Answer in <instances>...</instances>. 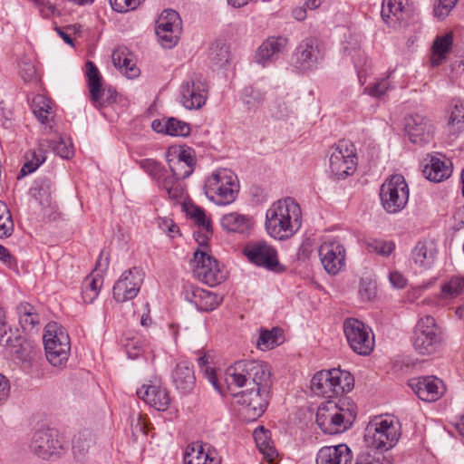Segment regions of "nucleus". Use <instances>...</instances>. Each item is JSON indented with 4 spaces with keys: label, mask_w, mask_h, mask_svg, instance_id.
Masks as SVG:
<instances>
[{
    "label": "nucleus",
    "mask_w": 464,
    "mask_h": 464,
    "mask_svg": "<svg viewBox=\"0 0 464 464\" xmlns=\"http://www.w3.org/2000/svg\"><path fill=\"white\" fill-rule=\"evenodd\" d=\"M302 225V212L292 198L273 203L266 213V229L275 239L285 240L296 233Z\"/></svg>",
    "instance_id": "1"
},
{
    "label": "nucleus",
    "mask_w": 464,
    "mask_h": 464,
    "mask_svg": "<svg viewBox=\"0 0 464 464\" xmlns=\"http://www.w3.org/2000/svg\"><path fill=\"white\" fill-rule=\"evenodd\" d=\"M271 368L263 361L242 360L229 366L226 371L228 390L244 386L270 387Z\"/></svg>",
    "instance_id": "2"
},
{
    "label": "nucleus",
    "mask_w": 464,
    "mask_h": 464,
    "mask_svg": "<svg viewBox=\"0 0 464 464\" xmlns=\"http://www.w3.org/2000/svg\"><path fill=\"white\" fill-rule=\"evenodd\" d=\"M401 437V424L392 418L375 417L364 430V443L372 451L392 449Z\"/></svg>",
    "instance_id": "3"
},
{
    "label": "nucleus",
    "mask_w": 464,
    "mask_h": 464,
    "mask_svg": "<svg viewBox=\"0 0 464 464\" xmlns=\"http://www.w3.org/2000/svg\"><path fill=\"white\" fill-rule=\"evenodd\" d=\"M354 386L353 376L339 368L317 372L311 380V389L318 396L334 398L349 392Z\"/></svg>",
    "instance_id": "4"
},
{
    "label": "nucleus",
    "mask_w": 464,
    "mask_h": 464,
    "mask_svg": "<svg viewBox=\"0 0 464 464\" xmlns=\"http://www.w3.org/2000/svg\"><path fill=\"white\" fill-rule=\"evenodd\" d=\"M204 190L207 198L217 205L234 202L239 191L235 174L227 169H218L206 179Z\"/></svg>",
    "instance_id": "5"
},
{
    "label": "nucleus",
    "mask_w": 464,
    "mask_h": 464,
    "mask_svg": "<svg viewBox=\"0 0 464 464\" xmlns=\"http://www.w3.org/2000/svg\"><path fill=\"white\" fill-rule=\"evenodd\" d=\"M355 419V413L332 401L323 402L316 411V423L321 430L329 435L347 430Z\"/></svg>",
    "instance_id": "6"
},
{
    "label": "nucleus",
    "mask_w": 464,
    "mask_h": 464,
    "mask_svg": "<svg viewBox=\"0 0 464 464\" xmlns=\"http://www.w3.org/2000/svg\"><path fill=\"white\" fill-rule=\"evenodd\" d=\"M43 341L49 362L55 367L63 366L68 361L71 350L70 338L64 328L55 322L47 324Z\"/></svg>",
    "instance_id": "7"
},
{
    "label": "nucleus",
    "mask_w": 464,
    "mask_h": 464,
    "mask_svg": "<svg viewBox=\"0 0 464 464\" xmlns=\"http://www.w3.org/2000/svg\"><path fill=\"white\" fill-rule=\"evenodd\" d=\"M411 343L414 350L420 355H431L439 351L441 334L432 316L420 318L414 328Z\"/></svg>",
    "instance_id": "8"
},
{
    "label": "nucleus",
    "mask_w": 464,
    "mask_h": 464,
    "mask_svg": "<svg viewBox=\"0 0 464 464\" xmlns=\"http://www.w3.org/2000/svg\"><path fill=\"white\" fill-rule=\"evenodd\" d=\"M380 200L389 214L401 212L409 200V188L402 175L395 174L387 179L380 188Z\"/></svg>",
    "instance_id": "9"
},
{
    "label": "nucleus",
    "mask_w": 464,
    "mask_h": 464,
    "mask_svg": "<svg viewBox=\"0 0 464 464\" xmlns=\"http://www.w3.org/2000/svg\"><path fill=\"white\" fill-rule=\"evenodd\" d=\"M357 157L353 143L340 140L331 148L330 169L337 179H344L356 170Z\"/></svg>",
    "instance_id": "10"
},
{
    "label": "nucleus",
    "mask_w": 464,
    "mask_h": 464,
    "mask_svg": "<svg viewBox=\"0 0 464 464\" xmlns=\"http://www.w3.org/2000/svg\"><path fill=\"white\" fill-rule=\"evenodd\" d=\"M30 449L43 459L60 457L66 450L63 437L55 429L35 431L30 443Z\"/></svg>",
    "instance_id": "11"
},
{
    "label": "nucleus",
    "mask_w": 464,
    "mask_h": 464,
    "mask_svg": "<svg viewBox=\"0 0 464 464\" xmlns=\"http://www.w3.org/2000/svg\"><path fill=\"white\" fill-rule=\"evenodd\" d=\"M343 331L351 349L359 355H369L374 348V335L370 327L355 318L346 319Z\"/></svg>",
    "instance_id": "12"
},
{
    "label": "nucleus",
    "mask_w": 464,
    "mask_h": 464,
    "mask_svg": "<svg viewBox=\"0 0 464 464\" xmlns=\"http://www.w3.org/2000/svg\"><path fill=\"white\" fill-rule=\"evenodd\" d=\"M269 388L251 387L234 394L237 403L242 406L243 414L247 421H254L266 411L268 405Z\"/></svg>",
    "instance_id": "13"
},
{
    "label": "nucleus",
    "mask_w": 464,
    "mask_h": 464,
    "mask_svg": "<svg viewBox=\"0 0 464 464\" xmlns=\"http://www.w3.org/2000/svg\"><path fill=\"white\" fill-rule=\"evenodd\" d=\"M208 92L207 81L200 75H195L180 84L179 101L187 110H199L205 106Z\"/></svg>",
    "instance_id": "14"
},
{
    "label": "nucleus",
    "mask_w": 464,
    "mask_h": 464,
    "mask_svg": "<svg viewBox=\"0 0 464 464\" xmlns=\"http://www.w3.org/2000/svg\"><path fill=\"white\" fill-rule=\"evenodd\" d=\"M194 261L193 273L202 283L215 286L226 279V272L221 268L218 261L205 250H196Z\"/></svg>",
    "instance_id": "15"
},
{
    "label": "nucleus",
    "mask_w": 464,
    "mask_h": 464,
    "mask_svg": "<svg viewBox=\"0 0 464 464\" xmlns=\"http://www.w3.org/2000/svg\"><path fill=\"white\" fill-rule=\"evenodd\" d=\"M144 272L140 267L124 271L112 288L113 298L120 303L131 300L137 296L144 280Z\"/></svg>",
    "instance_id": "16"
},
{
    "label": "nucleus",
    "mask_w": 464,
    "mask_h": 464,
    "mask_svg": "<svg viewBox=\"0 0 464 464\" xmlns=\"http://www.w3.org/2000/svg\"><path fill=\"white\" fill-rule=\"evenodd\" d=\"M173 147H169L166 152V160L171 171L170 174L164 169L160 162L152 159H144L139 161V166L150 177L155 179L161 189H164L169 198L174 197L172 189L174 188V169L171 166V150Z\"/></svg>",
    "instance_id": "17"
},
{
    "label": "nucleus",
    "mask_w": 464,
    "mask_h": 464,
    "mask_svg": "<svg viewBox=\"0 0 464 464\" xmlns=\"http://www.w3.org/2000/svg\"><path fill=\"white\" fill-rule=\"evenodd\" d=\"M244 253L251 263L258 266L274 272L282 270L276 248L266 242L250 244L245 247Z\"/></svg>",
    "instance_id": "18"
},
{
    "label": "nucleus",
    "mask_w": 464,
    "mask_h": 464,
    "mask_svg": "<svg viewBox=\"0 0 464 464\" xmlns=\"http://www.w3.org/2000/svg\"><path fill=\"white\" fill-rule=\"evenodd\" d=\"M318 254L324 270L330 275H337L345 266V248L338 241H324Z\"/></svg>",
    "instance_id": "19"
},
{
    "label": "nucleus",
    "mask_w": 464,
    "mask_h": 464,
    "mask_svg": "<svg viewBox=\"0 0 464 464\" xmlns=\"http://www.w3.org/2000/svg\"><path fill=\"white\" fill-rule=\"evenodd\" d=\"M181 296L193 304L199 311L208 312L214 310L222 298L217 294L202 289L190 283H185L182 286Z\"/></svg>",
    "instance_id": "20"
},
{
    "label": "nucleus",
    "mask_w": 464,
    "mask_h": 464,
    "mask_svg": "<svg viewBox=\"0 0 464 464\" xmlns=\"http://www.w3.org/2000/svg\"><path fill=\"white\" fill-rule=\"evenodd\" d=\"M419 399L427 402L438 401L445 392L443 382L435 376H420L409 382Z\"/></svg>",
    "instance_id": "21"
},
{
    "label": "nucleus",
    "mask_w": 464,
    "mask_h": 464,
    "mask_svg": "<svg viewBox=\"0 0 464 464\" xmlns=\"http://www.w3.org/2000/svg\"><path fill=\"white\" fill-rule=\"evenodd\" d=\"M323 59L315 38H306L302 41L294 53V63L296 68L302 71H308L315 68L320 60Z\"/></svg>",
    "instance_id": "22"
},
{
    "label": "nucleus",
    "mask_w": 464,
    "mask_h": 464,
    "mask_svg": "<svg viewBox=\"0 0 464 464\" xmlns=\"http://www.w3.org/2000/svg\"><path fill=\"white\" fill-rule=\"evenodd\" d=\"M0 345L9 349L14 358L23 362H30L36 354L37 347L34 343L14 334L11 330L0 335Z\"/></svg>",
    "instance_id": "23"
},
{
    "label": "nucleus",
    "mask_w": 464,
    "mask_h": 464,
    "mask_svg": "<svg viewBox=\"0 0 464 464\" xmlns=\"http://www.w3.org/2000/svg\"><path fill=\"white\" fill-rule=\"evenodd\" d=\"M404 130L410 140L414 144L428 143L432 138L433 127L429 119L413 114L405 118Z\"/></svg>",
    "instance_id": "24"
},
{
    "label": "nucleus",
    "mask_w": 464,
    "mask_h": 464,
    "mask_svg": "<svg viewBox=\"0 0 464 464\" xmlns=\"http://www.w3.org/2000/svg\"><path fill=\"white\" fill-rule=\"evenodd\" d=\"M136 394L157 411H166L170 402L166 389L156 384H143L137 390Z\"/></svg>",
    "instance_id": "25"
},
{
    "label": "nucleus",
    "mask_w": 464,
    "mask_h": 464,
    "mask_svg": "<svg viewBox=\"0 0 464 464\" xmlns=\"http://www.w3.org/2000/svg\"><path fill=\"white\" fill-rule=\"evenodd\" d=\"M353 452L346 444L325 446L319 450L316 464H352Z\"/></svg>",
    "instance_id": "26"
},
{
    "label": "nucleus",
    "mask_w": 464,
    "mask_h": 464,
    "mask_svg": "<svg viewBox=\"0 0 464 464\" xmlns=\"http://www.w3.org/2000/svg\"><path fill=\"white\" fill-rule=\"evenodd\" d=\"M173 9H164L155 23V34L158 42L165 49H171L173 46Z\"/></svg>",
    "instance_id": "27"
},
{
    "label": "nucleus",
    "mask_w": 464,
    "mask_h": 464,
    "mask_svg": "<svg viewBox=\"0 0 464 464\" xmlns=\"http://www.w3.org/2000/svg\"><path fill=\"white\" fill-rule=\"evenodd\" d=\"M196 390V376L193 367L187 362L176 365V391L180 398L194 394Z\"/></svg>",
    "instance_id": "28"
},
{
    "label": "nucleus",
    "mask_w": 464,
    "mask_h": 464,
    "mask_svg": "<svg viewBox=\"0 0 464 464\" xmlns=\"http://www.w3.org/2000/svg\"><path fill=\"white\" fill-rule=\"evenodd\" d=\"M287 43V39L282 36L267 38L257 49L256 62L265 66L266 63L276 60L279 54L285 51Z\"/></svg>",
    "instance_id": "29"
},
{
    "label": "nucleus",
    "mask_w": 464,
    "mask_h": 464,
    "mask_svg": "<svg viewBox=\"0 0 464 464\" xmlns=\"http://www.w3.org/2000/svg\"><path fill=\"white\" fill-rule=\"evenodd\" d=\"M423 175L433 182H441L450 177L452 164L445 157L431 156L429 162L424 165Z\"/></svg>",
    "instance_id": "30"
},
{
    "label": "nucleus",
    "mask_w": 464,
    "mask_h": 464,
    "mask_svg": "<svg viewBox=\"0 0 464 464\" xmlns=\"http://www.w3.org/2000/svg\"><path fill=\"white\" fill-rule=\"evenodd\" d=\"M179 153L176 160V179H187L197 166V155L193 148L185 144L179 145Z\"/></svg>",
    "instance_id": "31"
},
{
    "label": "nucleus",
    "mask_w": 464,
    "mask_h": 464,
    "mask_svg": "<svg viewBox=\"0 0 464 464\" xmlns=\"http://www.w3.org/2000/svg\"><path fill=\"white\" fill-rule=\"evenodd\" d=\"M445 131L451 140L464 131V102L457 101L450 105Z\"/></svg>",
    "instance_id": "32"
},
{
    "label": "nucleus",
    "mask_w": 464,
    "mask_h": 464,
    "mask_svg": "<svg viewBox=\"0 0 464 464\" xmlns=\"http://www.w3.org/2000/svg\"><path fill=\"white\" fill-rule=\"evenodd\" d=\"M437 250L433 243L420 241L411 251V258L415 265L423 269L432 266L436 259Z\"/></svg>",
    "instance_id": "33"
},
{
    "label": "nucleus",
    "mask_w": 464,
    "mask_h": 464,
    "mask_svg": "<svg viewBox=\"0 0 464 464\" xmlns=\"http://www.w3.org/2000/svg\"><path fill=\"white\" fill-rule=\"evenodd\" d=\"M220 224L226 231L238 234L248 233L253 225L248 216L237 212L224 215L221 218Z\"/></svg>",
    "instance_id": "34"
},
{
    "label": "nucleus",
    "mask_w": 464,
    "mask_h": 464,
    "mask_svg": "<svg viewBox=\"0 0 464 464\" xmlns=\"http://www.w3.org/2000/svg\"><path fill=\"white\" fill-rule=\"evenodd\" d=\"M220 460L212 456L209 451H205L199 443H193L186 448L183 456V464H219Z\"/></svg>",
    "instance_id": "35"
},
{
    "label": "nucleus",
    "mask_w": 464,
    "mask_h": 464,
    "mask_svg": "<svg viewBox=\"0 0 464 464\" xmlns=\"http://www.w3.org/2000/svg\"><path fill=\"white\" fill-rule=\"evenodd\" d=\"M85 67L91 100L96 105L97 103H100L103 95V90L102 89V75L93 62L88 61Z\"/></svg>",
    "instance_id": "36"
},
{
    "label": "nucleus",
    "mask_w": 464,
    "mask_h": 464,
    "mask_svg": "<svg viewBox=\"0 0 464 464\" xmlns=\"http://www.w3.org/2000/svg\"><path fill=\"white\" fill-rule=\"evenodd\" d=\"M181 210L186 217L192 219L199 229L208 233L212 232L211 220L207 218L205 211L198 206H196L191 200H184L181 204Z\"/></svg>",
    "instance_id": "37"
},
{
    "label": "nucleus",
    "mask_w": 464,
    "mask_h": 464,
    "mask_svg": "<svg viewBox=\"0 0 464 464\" xmlns=\"http://www.w3.org/2000/svg\"><path fill=\"white\" fill-rule=\"evenodd\" d=\"M54 182L51 177L43 176L35 179L31 188L32 196L42 205L49 204L52 194L54 192Z\"/></svg>",
    "instance_id": "38"
},
{
    "label": "nucleus",
    "mask_w": 464,
    "mask_h": 464,
    "mask_svg": "<svg viewBox=\"0 0 464 464\" xmlns=\"http://www.w3.org/2000/svg\"><path fill=\"white\" fill-rule=\"evenodd\" d=\"M410 12L409 0H382L381 15L388 22L392 17L403 19V14Z\"/></svg>",
    "instance_id": "39"
},
{
    "label": "nucleus",
    "mask_w": 464,
    "mask_h": 464,
    "mask_svg": "<svg viewBox=\"0 0 464 464\" xmlns=\"http://www.w3.org/2000/svg\"><path fill=\"white\" fill-rule=\"evenodd\" d=\"M253 437L260 452L268 461H272L277 456V452L271 440L270 431L260 426L254 430Z\"/></svg>",
    "instance_id": "40"
},
{
    "label": "nucleus",
    "mask_w": 464,
    "mask_h": 464,
    "mask_svg": "<svg viewBox=\"0 0 464 464\" xmlns=\"http://www.w3.org/2000/svg\"><path fill=\"white\" fill-rule=\"evenodd\" d=\"M268 112L276 120H285L293 112L287 93L276 94L268 104Z\"/></svg>",
    "instance_id": "41"
},
{
    "label": "nucleus",
    "mask_w": 464,
    "mask_h": 464,
    "mask_svg": "<svg viewBox=\"0 0 464 464\" xmlns=\"http://www.w3.org/2000/svg\"><path fill=\"white\" fill-rule=\"evenodd\" d=\"M46 160L45 150L39 147L28 150L24 155V163L22 166L18 179L34 172Z\"/></svg>",
    "instance_id": "42"
},
{
    "label": "nucleus",
    "mask_w": 464,
    "mask_h": 464,
    "mask_svg": "<svg viewBox=\"0 0 464 464\" xmlns=\"http://www.w3.org/2000/svg\"><path fill=\"white\" fill-rule=\"evenodd\" d=\"M19 324L24 331L30 332L40 324V315L35 308L28 303H21L16 307Z\"/></svg>",
    "instance_id": "43"
},
{
    "label": "nucleus",
    "mask_w": 464,
    "mask_h": 464,
    "mask_svg": "<svg viewBox=\"0 0 464 464\" xmlns=\"http://www.w3.org/2000/svg\"><path fill=\"white\" fill-rule=\"evenodd\" d=\"M452 42L451 34L436 37L432 45L431 63L433 66H439L446 59L447 54L451 49Z\"/></svg>",
    "instance_id": "44"
},
{
    "label": "nucleus",
    "mask_w": 464,
    "mask_h": 464,
    "mask_svg": "<svg viewBox=\"0 0 464 464\" xmlns=\"http://www.w3.org/2000/svg\"><path fill=\"white\" fill-rule=\"evenodd\" d=\"M265 100L266 93L258 88L248 86L243 90L241 101L249 112H256L262 107Z\"/></svg>",
    "instance_id": "45"
},
{
    "label": "nucleus",
    "mask_w": 464,
    "mask_h": 464,
    "mask_svg": "<svg viewBox=\"0 0 464 464\" xmlns=\"http://www.w3.org/2000/svg\"><path fill=\"white\" fill-rule=\"evenodd\" d=\"M102 279L99 274L93 272L85 277L82 287V297L84 303L92 304L99 295Z\"/></svg>",
    "instance_id": "46"
},
{
    "label": "nucleus",
    "mask_w": 464,
    "mask_h": 464,
    "mask_svg": "<svg viewBox=\"0 0 464 464\" xmlns=\"http://www.w3.org/2000/svg\"><path fill=\"white\" fill-rule=\"evenodd\" d=\"M208 57L212 64L218 67H224L229 63V48L222 41H215L211 43L208 48Z\"/></svg>",
    "instance_id": "47"
},
{
    "label": "nucleus",
    "mask_w": 464,
    "mask_h": 464,
    "mask_svg": "<svg viewBox=\"0 0 464 464\" xmlns=\"http://www.w3.org/2000/svg\"><path fill=\"white\" fill-rule=\"evenodd\" d=\"M94 444V438L90 432L79 433L72 440V454L74 458L82 461L88 455Z\"/></svg>",
    "instance_id": "48"
},
{
    "label": "nucleus",
    "mask_w": 464,
    "mask_h": 464,
    "mask_svg": "<svg viewBox=\"0 0 464 464\" xmlns=\"http://www.w3.org/2000/svg\"><path fill=\"white\" fill-rule=\"evenodd\" d=\"M51 103V101L42 94H37L33 98L31 105L33 112L42 124L48 121V117L52 113Z\"/></svg>",
    "instance_id": "49"
},
{
    "label": "nucleus",
    "mask_w": 464,
    "mask_h": 464,
    "mask_svg": "<svg viewBox=\"0 0 464 464\" xmlns=\"http://www.w3.org/2000/svg\"><path fill=\"white\" fill-rule=\"evenodd\" d=\"M282 335L281 329L273 328L272 330H261L257 340V347L262 351L273 349L277 346Z\"/></svg>",
    "instance_id": "50"
},
{
    "label": "nucleus",
    "mask_w": 464,
    "mask_h": 464,
    "mask_svg": "<svg viewBox=\"0 0 464 464\" xmlns=\"http://www.w3.org/2000/svg\"><path fill=\"white\" fill-rule=\"evenodd\" d=\"M14 231V222L5 202L0 200V238L7 237Z\"/></svg>",
    "instance_id": "51"
},
{
    "label": "nucleus",
    "mask_w": 464,
    "mask_h": 464,
    "mask_svg": "<svg viewBox=\"0 0 464 464\" xmlns=\"http://www.w3.org/2000/svg\"><path fill=\"white\" fill-rule=\"evenodd\" d=\"M464 287V278L452 277L449 282L441 286V295L443 298H454L460 295Z\"/></svg>",
    "instance_id": "52"
},
{
    "label": "nucleus",
    "mask_w": 464,
    "mask_h": 464,
    "mask_svg": "<svg viewBox=\"0 0 464 464\" xmlns=\"http://www.w3.org/2000/svg\"><path fill=\"white\" fill-rule=\"evenodd\" d=\"M367 249L370 252H374L378 255L387 256L395 248V245L392 241H385L379 239H372L366 243Z\"/></svg>",
    "instance_id": "53"
},
{
    "label": "nucleus",
    "mask_w": 464,
    "mask_h": 464,
    "mask_svg": "<svg viewBox=\"0 0 464 464\" xmlns=\"http://www.w3.org/2000/svg\"><path fill=\"white\" fill-rule=\"evenodd\" d=\"M49 147L53 152L63 159H70L73 155L72 144L66 142L63 139L59 140H50Z\"/></svg>",
    "instance_id": "54"
},
{
    "label": "nucleus",
    "mask_w": 464,
    "mask_h": 464,
    "mask_svg": "<svg viewBox=\"0 0 464 464\" xmlns=\"http://www.w3.org/2000/svg\"><path fill=\"white\" fill-rule=\"evenodd\" d=\"M359 295L362 300L371 301L376 295V284L371 279H362L360 282Z\"/></svg>",
    "instance_id": "55"
},
{
    "label": "nucleus",
    "mask_w": 464,
    "mask_h": 464,
    "mask_svg": "<svg viewBox=\"0 0 464 464\" xmlns=\"http://www.w3.org/2000/svg\"><path fill=\"white\" fill-rule=\"evenodd\" d=\"M141 0H110L111 8L118 13H127L138 8Z\"/></svg>",
    "instance_id": "56"
},
{
    "label": "nucleus",
    "mask_w": 464,
    "mask_h": 464,
    "mask_svg": "<svg viewBox=\"0 0 464 464\" xmlns=\"http://www.w3.org/2000/svg\"><path fill=\"white\" fill-rule=\"evenodd\" d=\"M459 0H438L434 6V15L439 19L447 17Z\"/></svg>",
    "instance_id": "57"
},
{
    "label": "nucleus",
    "mask_w": 464,
    "mask_h": 464,
    "mask_svg": "<svg viewBox=\"0 0 464 464\" xmlns=\"http://www.w3.org/2000/svg\"><path fill=\"white\" fill-rule=\"evenodd\" d=\"M151 128L158 133H165L174 136V117L169 118L166 121L163 120H154Z\"/></svg>",
    "instance_id": "58"
},
{
    "label": "nucleus",
    "mask_w": 464,
    "mask_h": 464,
    "mask_svg": "<svg viewBox=\"0 0 464 464\" xmlns=\"http://www.w3.org/2000/svg\"><path fill=\"white\" fill-rule=\"evenodd\" d=\"M388 89V81L386 79H382L381 81L375 82L372 86H367L365 88V92L372 97L380 98L385 94Z\"/></svg>",
    "instance_id": "59"
},
{
    "label": "nucleus",
    "mask_w": 464,
    "mask_h": 464,
    "mask_svg": "<svg viewBox=\"0 0 464 464\" xmlns=\"http://www.w3.org/2000/svg\"><path fill=\"white\" fill-rule=\"evenodd\" d=\"M20 74L24 82H30L35 75V67L29 61H22L19 63Z\"/></svg>",
    "instance_id": "60"
},
{
    "label": "nucleus",
    "mask_w": 464,
    "mask_h": 464,
    "mask_svg": "<svg viewBox=\"0 0 464 464\" xmlns=\"http://www.w3.org/2000/svg\"><path fill=\"white\" fill-rule=\"evenodd\" d=\"M11 392L10 381L4 374L0 373V406L4 405Z\"/></svg>",
    "instance_id": "61"
},
{
    "label": "nucleus",
    "mask_w": 464,
    "mask_h": 464,
    "mask_svg": "<svg viewBox=\"0 0 464 464\" xmlns=\"http://www.w3.org/2000/svg\"><path fill=\"white\" fill-rule=\"evenodd\" d=\"M129 79H134L139 76L140 69L136 66L133 60L129 56L128 60L122 65L121 70Z\"/></svg>",
    "instance_id": "62"
},
{
    "label": "nucleus",
    "mask_w": 464,
    "mask_h": 464,
    "mask_svg": "<svg viewBox=\"0 0 464 464\" xmlns=\"http://www.w3.org/2000/svg\"><path fill=\"white\" fill-rule=\"evenodd\" d=\"M129 58V53L126 50L116 49L113 51L111 54L112 63L115 67L122 70V65H124L125 62Z\"/></svg>",
    "instance_id": "63"
},
{
    "label": "nucleus",
    "mask_w": 464,
    "mask_h": 464,
    "mask_svg": "<svg viewBox=\"0 0 464 464\" xmlns=\"http://www.w3.org/2000/svg\"><path fill=\"white\" fill-rule=\"evenodd\" d=\"M213 231L211 233H208L205 230L200 229L198 232L194 233V237L196 241L198 243L199 248L197 250H205L208 252V240L209 237L212 236Z\"/></svg>",
    "instance_id": "64"
}]
</instances>
